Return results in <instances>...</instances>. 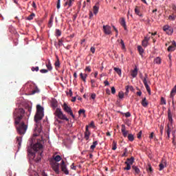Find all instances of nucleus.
Returning a JSON list of instances; mask_svg holds the SVG:
<instances>
[{
    "label": "nucleus",
    "instance_id": "ddd939ff",
    "mask_svg": "<svg viewBox=\"0 0 176 176\" xmlns=\"http://www.w3.org/2000/svg\"><path fill=\"white\" fill-rule=\"evenodd\" d=\"M168 119L169 124H173V115L171 114V109H168Z\"/></svg>",
    "mask_w": 176,
    "mask_h": 176
},
{
    "label": "nucleus",
    "instance_id": "a878e982",
    "mask_svg": "<svg viewBox=\"0 0 176 176\" xmlns=\"http://www.w3.org/2000/svg\"><path fill=\"white\" fill-rule=\"evenodd\" d=\"M135 13L138 16H140V17H142V14H141V12L140 11V8H138V6H136L135 8Z\"/></svg>",
    "mask_w": 176,
    "mask_h": 176
},
{
    "label": "nucleus",
    "instance_id": "bf43d9fd",
    "mask_svg": "<svg viewBox=\"0 0 176 176\" xmlns=\"http://www.w3.org/2000/svg\"><path fill=\"white\" fill-rule=\"evenodd\" d=\"M90 50H91V53H93V54H94V53H96V47H91Z\"/></svg>",
    "mask_w": 176,
    "mask_h": 176
},
{
    "label": "nucleus",
    "instance_id": "4d7b16f0",
    "mask_svg": "<svg viewBox=\"0 0 176 176\" xmlns=\"http://www.w3.org/2000/svg\"><path fill=\"white\" fill-rule=\"evenodd\" d=\"M63 38L58 40V46H63V45H64L63 44Z\"/></svg>",
    "mask_w": 176,
    "mask_h": 176
},
{
    "label": "nucleus",
    "instance_id": "0eeeda50",
    "mask_svg": "<svg viewBox=\"0 0 176 176\" xmlns=\"http://www.w3.org/2000/svg\"><path fill=\"white\" fill-rule=\"evenodd\" d=\"M142 82L146 87V90L148 91V94H151V87L148 85V82H149V78H148V74H144V78L142 80Z\"/></svg>",
    "mask_w": 176,
    "mask_h": 176
},
{
    "label": "nucleus",
    "instance_id": "680f3d73",
    "mask_svg": "<svg viewBox=\"0 0 176 176\" xmlns=\"http://www.w3.org/2000/svg\"><path fill=\"white\" fill-rule=\"evenodd\" d=\"M32 8H34V9H36V4L35 3V2H32Z\"/></svg>",
    "mask_w": 176,
    "mask_h": 176
},
{
    "label": "nucleus",
    "instance_id": "774afa93",
    "mask_svg": "<svg viewBox=\"0 0 176 176\" xmlns=\"http://www.w3.org/2000/svg\"><path fill=\"white\" fill-rule=\"evenodd\" d=\"M93 17V12H89V19H91Z\"/></svg>",
    "mask_w": 176,
    "mask_h": 176
},
{
    "label": "nucleus",
    "instance_id": "f257e3e1",
    "mask_svg": "<svg viewBox=\"0 0 176 176\" xmlns=\"http://www.w3.org/2000/svg\"><path fill=\"white\" fill-rule=\"evenodd\" d=\"M24 113H25V111L21 108L16 109L13 113L14 123L16 126L19 124V126H16L17 133L21 135L25 134L28 129V126L24 122L20 123V122H21V119H23V117L24 116Z\"/></svg>",
    "mask_w": 176,
    "mask_h": 176
},
{
    "label": "nucleus",
    "instance_id": "79ce46f5",
    "mask_svg": "<svg viewBox=\"0 0 176 176\" xmlns=\"http://www.w3.org/2000/svg\"><path fill=\"white\" fill-rule=\"evenodd\" d=\"M120 45L122 50H124L126 49V46L124 45V42L123 41V40L120 41Z\"/></svg>",
    "mask_w": 176,
    "mask_h": 176
},
{
    "label": "nucleus",
    "instance_id": "603ef678",
    "mask_svg": "<svg viewBox=\"0 0 176 176\" xmlns=\"http://www.w3.org/2000/svg\"><path fill=\"white\" fill-rule=\"evenodd\" d=\"M141 137H142V131H139V133H138V138L139 140H141Z\"/></svg>",
    "mask_w": 176,
    "mask_h": 176
},
{
    "label": "nucleus",
    "instance_id": "58836bf2",
    "mask_svg": "<svg viewBox=\"0 0 176 176\" xmlns=\"http://www.w3.org/2000/svg\"><path fill=\"white\" fill-rule=\"evenodd\" d=\"M91 87H97V85H96V80L91 79Z\"/></svg>",
    "mask_w": 176,
    "mask_h": 176
},
{
    "label": "nucleus",
    "instance_id": "dca6fc26",
    "mask_svg": "<svg viewBox=\"0 0 176 176\" xmlns=\"http://www.w3.org/2000/svg\"><path fill=\"white\" fill-rule=\"evenodd\" d=\"M141 104L144 108L148 107V105H149V102L146 100V98H143Z\"/></svg>",
    "mask_w": 176,
    "mask_h": 176
},
{
    "label": "nucleus",
    "instance_id": "a211bd4d",
    "mask_svg": "<svg viewBox=\"0 0 176 176\" xmlns=\"http://www.w3.org/2000/svg\"><path fill=\"white\" fill-rule=\"evenodd\" d=\"M45 67H47V71H52L53 69V66H52V63H50V60L45 63Z\"/></svg>",
    "mask_w": 176,
    "mask_h": 176
},
{
    "label": "nucleus",
    "instance_id": "f3484780",
    "mask_svg": "<svg viewBox=\"0 0 176 176\" xmlns=\"http://www.w3.org/2000/svg\"><path fill=\"white\" fill-rule=\"evenodd\" d=\"M131 75L133 78H137V75H138V69L137 67H135V69L131 72Z\"/></svg>",
    "mask_w": 176,
    "mask_h": 176
},
{
    "label": "nucleus",
    "instance_id": "bb28decb",
    "mask_svg": "<svg viewBox=\"0 0 176 176\" xmlns=\"http://www.w3.org/2000/svg\"><path fill=\"white\" fill-rule=\"evenodd\" d=\"M98 3H96V6H94V14H97L98 13V10L100 9V7H98Z\"/></svg>",
    "mask_w": 176,
    "mask_h": 176
},
{
    "label": "nucleus",
    "instance_id": "2f4dec72",
    "mask_svg": "<svg viewBox=\"0 0 176 176\" xmlns=\"http://www.w3.org/2000/svg\"><path fill=\"white\" fill-rule=\"evenodd\" d=\"M114 71L119 75V76H121L122 75V69L118 67H114Z\"/></svg>",
    "mask_w": 176,
    "mask_h": 176
},
{
    "label": "nucleus",
    "instance_id": "72a5a7b5",
    "mask_svg": "<svg viewBox=\"0 0 176 176\" xmlns=\"http://www.w3.org/2000/svg\"><path fill=\"white\" fill-rule=\"evenodd\" d=\"M91 133L90 132H85V138L86 140V141H88V140L90 138V135Z\"/></svg>",
    "mask_w": 176,
    "mask_h": 176
},
{
    "label": "nucleus",
    "instance_id": "13d9d810",
    "mask_svg": "<svg viewBox=\"0 0 176 176\" xmlns=\"http://www.w3.org/2000/svg\"><path fill=\"white\" fill-rule=\"evenodd\" d=\"M116 93V89H115V87H111V94H115Z\"/></svg>",
    "mask_w": 176,
    "mask_h": 176
},
{
    "label": "nucleus",
    "instance_id": "864d4df0",
    "mask_svg": "<svg viewBox=\"0 0 176 176\" xmlns=\"http://www.w3.org/2000/svg\"><path fill=\"white\" fill-rule=\"evenodd\" d=\"M55 67L60 68V60L58 59L55 62Z\"/></svg>",
    "mask_w": 176,
    "mask_h": 176
},
{
    "label": "nucleus",
    "instance_id": "393cba45",
    "mask_svg": "<svg viewBox=\"0 0 176 176\" xmlns=\"http://www.w3.org/2000/svg\"><path fill=\"white\" fill-rule=\"evenodd\" d=\"M61 156L60 155H54L53 156V160L54 162H55L56 163H57V162H60L61 160Z\"/></svg>",
    "mask_w": 176,
    "mask_h": 176
},
{
    "label": "nucleus",
    "instance_id": "69168bd1",
    "mask_svg": "<svg viewBox=\"0 0 176 176\" xmlns=\"http://www.w3.org/2000/svg\"><path fill=\"white\" fill-rule=\"evenodd\" d=\"M154 134H155V133H154L153 132H152V133L150 134V135H149L150 140H152V138H153Z\"/></svg>",
    "mask_w": 176,
    "mask_h": 176
},
{
    "label": "nucleus",
    "instance_id": "20e7f679",
    "mask_svg": "<svg viewBox=\"0 0 176 176\" xmlns=\"http://www.w3.org/2000/svg\"><path fill=\"white\" fill-rule=\"evenodd\" d=\"M54 115L58 118V119H61V120H66L68 122L69 119L65 116V115L61 111V109L57 108L54 112Z\"/></svg>",
    "mask_w": 176,
    "mask_h": 176
},
{
    "label": "nucleus",
    "instance_id": "de8ad7c7",
    "mask_svg": "<svg viewBox=\"0 0 176 176\" xmlns=\"http://www.w3.org/2000/svg\"><path fill=\"white\" fill-rule=\"evenodd\" d=\"M168 19H169V20H172L173 21H174V20H175V19H176V15H170L168 16Z\"/></svg>",
    "mask_w": 176,
    "mask_h": 176
},
{
    "label": "nucleus",
    "instance_id": "aec40b11",
    "mask_svg": "<svg viewBox=\"0 0 176 176\" xmlns=\"http://www.w3.org/2000/svg\"><path fill=\"white\" fill-rule=\"evenodd\" d=\"M124 163L125 164H131L132 166L133 163H134V157H131V158H127L126 162Z\"/></svg>",
    "mask_w": 176,
    "mask_h": 176
},
{
    "label": "nucleus",
    "instance_id": "f8f14e48",
    "mask_svg": "<svg viewBox=\"0 0 176 176\" xmlns=\"http://www.w3.org/2000/svg\"><path fill=\"white\" fill-rule=\"evenodd\" d=\"M175 47H176V43L175 41H172V45H170L168 47V52H174V50H175Z\"/></svg>",
    "mask_w": 176,
    "mask_h": 176
},
{
    "label": "nucleus",
    "instance_id": "052dcab7",
    "mask_svg": "<svg viewBox=\"0 0 176 176\" xmlns=\"http://www.w3.org/2000/svg\"><path fill=\"white\" fill-rule=\"evenodd\" d=\"M125 116L126 118H130V116H131V113H130V112H126L125 113Z\"/></svg>",
    "mask_w": 176,
    "mask_h": 176
},
{
    "label": "nucleus",
    "instance_id": "8fccbe9b",
    "mask_svg": "<svg viewBox=\"0 0 176 176\" xmlns=\"http://www.w3.org/2000/svg\"><path fill=\"white\" fill-rule=\"evenodd\" d=\"M60 3H61V0H58V1H57V4H56V8H57V9H60Z\"/></svg>",
    "mask_w": 176,
    "mask_h": 176
},
{
    "label": "nucleus",
    "instance_id": "473e14b6",
    "mask_svg": "<svg viewBox=\"0 0 176 176\" xmlns=\"http://www.w3.org/2000/svg\"><path fill=\"white\" fill-rule=\"evenodd\" d=\"M154 63L155 64H162V58L160 57H157L155 59H154Z\"/></svg>",
    "mask_w": 176,
    "mask_h": 176
},
{
    "label": "nucleus",
    "instance_id": "09e8293b",
    "mask_svg": "<svg viewBox=\"0 0 176 176\" xmlns=\"http://www.w3.org/2000/svg\"><path fill=\"white\" fill-rule=\"evenodd\" d=\"M40 72L41 74H47L49 72V70L46 69H42L40 70Z\"/></svg>",
    "mask_w": 176,
    "mask_h": 176
},
{
    "label": "nucleus",
    "instance_id": "a18cd8bd",
    "mask_svg": "<svg viewBox=\"0 0 176 176\" xmlns=\"http://www.w3.org/2000/svg\"><path fill=\"white\" fill-rule=\"evenodd\" d=\"M56 36H61V31L58 29L56 30Z\"/></svg>",
    "mask_w": 176,
    "mask_h": 176
},
{
    "label": "nucleus",
    "instance_id": "5701e85b",
    "mask_svg": "<svg viewBox=\"0 0 176 176\" xmlns=\"http://www.w3.org/2000/svg\"><path fill=\"white\" fill-rule=\"evenodd\" d=\"M80 78L82 79V80H83V82L85 83H86V79L87 78V74H83V73H80Z\"/></svg>",
    "mask_w": 176,
    "mask_h": 176
},
{
    "label": "nucleus",
    "instance_id": "2eb2a0df",
    "mask_svg": "<svg viewBox=\"0 0 176 176\" xmlns=\"http://www.w3.org/2000/svg\"><path fill=\"white\" fill-rule=\"evenodd\" d=\"M167 166V163L166 162V160L162 159V162L160 164L159 167H160V171H162L164 167Z\"/></svg>",
    "mask_w": 176,
    "mask_h": 176
},
{
    "label": "nucleus",
    "instance_id": "338daca9",
    "mask_svg": "<svg viewBox=\"0 0 176 176\" xmlns=\"http://www.w3.org/2000/svg\"><path fill=\"white\" fill-rule=\"evenodd\" d=\"M143 41H144L146 42H149V37H148V36L144 37V39Z\"/></svg>",
    "mask_w": 176,
    "mask_h": 176
},
{
    "label": "nucleus",
    "instance_id": "9b49d317",
    "mask_svg": "<svg viewBox=\"0 0 176 176\" xmlns=\"http://www.w3.org/2000/svg\"><path fill=\"white\" fill-rule=\"evenodd\" d=\"M173 124L168 123L167 126L166 128V133L168 135V138H170V134L171 133V131L173 130Z\"/></svg>",
    "mask_w": 176,
    "mask_h": 176
},
{
    "label": "nucleus",
    "instance_id": "1a4fd4ad",
    "mask_svg": "<svg viewBox=\"0 0 176 176\" xmlns=\"http://www.w3.org/2000/svg\"><path fill=\"white\" fill-rule=\"evenodd\" d=\"M103 32L106 35H111L112 34V28L108 25H103Z\"/></svg>",
    "mask_w": 176,
    "mask_h": 176
},
{
    "label": "nucleus",
    "instance_id": "423d86ee",
    "mask_svg": "<svg viewBox=\"0 0 176 176\" xmlns=\"http://www.w3.org/2000/svg\"><path fill=\"white\" fill-rule=\"evenodd\" d=\"M50 164L54 171H55L56 174H60V164L54 162V160H51Z\"/></svg>",
    "mask_w": 176,
    "mask_h": 176
},
{
    "label": "nucleus",
    "instance_id": "0e129e2a",
    "mask_svg": "<svg viewBox=\"0 0 176 176\" xmlns=\"http://www.w3.org/2000/svg\"><path fill=\"white\" fill-rule=\"evenodd\" d=\"M104 86H109V82L108 80L104 81Z\"/></svg>",
    "mask_w": 176,
    "mask_h": 176
},
{
    "label": "nucleus",
    "instance_id": "c85d7f7f",
    "mask_svg": "<svg viewBox=\"0 0 176 176\" xmlns=\"http://www.w3.org/2000/svg\"><path fill=\"white\" fill-rule=\"evenodd\" d=\"M138 50L140 56H142V54H144V48H142V47H141L140 45L138 46Z\"/></svg>",
    "mask_w": 176,
    "mask_h": 176
},
{
    "label": "nucleus",
    "instance_id": "4c0bfd02",
    "mask_svg": "<svg viewBox=\"0 0 176 176\" xmlns=\"http://www.w3.org/2000/svg\"><path fill=\"white\" fill-rule=\"evenodd\" d=\"M118 97L119 98H120L121 100L123 99L124 98V93H123V91H120L118 93Z\"/></svg>",
    "mask_w": 176,
    "mask_h": 176
},
{
    "label": "nucleus",
    "instance_id": "39448f33",
    "mask_svg": "<svg viewBox=\"0 0 176 176\" xmlns=\"http://www.w3.org/2000/svg\"><path fill=\"white\" fill-rule=\"evenodd\" d=\"M63 111L68 113V115H70L73 119H75V115H74V113L72 112V109H71V107L68 106L67 103H64L63 105L62 106Z\"/></svg>",
    "mask_w": 176,
    "mask_h": 176
},
{
    "label": "nucleus",
    "instance_id": "5fc2aeb1",
    "mask_svg": "<svg viewBox=\"0 0 176 176\" xmlns=\"http://www.w3.org/2000/svg\"><path fill=\"white\" fill-rule=\"evenodd\" d=\"M32 71H36V72H38L39 71V67H32Z\"/></svg>",
    "mask_w": 176,
    "mask_h": 176
},
{
    "label": "nucleus",
    "instance_id": "4be33fe9",
    "mask_svg": "<svg viewBox=\"0 0 176 176\" xmlns=\"http://www.w3.org/2000/svg\"><path fill=\"white\" fill-rule=\"evenodd\" d=\"M120 25L124 28V30H127V26L126 25V19H124V18L121 19Z\"/></svg>",
    "mask_w": 176,
    "mask_h": 176
},
{
    "label": "nucleus",
    "instance_id": "c756f323",
    "mask_svg": "<svg viewBox=\"0 0 176 176\" xmlns=\"http://www.w3.org/2000/svg\"><path fill=\"white\" fill-rule=\"evenodd\" d=\"M16 143L18 144L19 149H20V146H21V137L16 138Z\"/></svg>",
    "mask_w": 176,
    "mask_h": 176
},
{
    "label": "nucleus",
    "instance_id": "c9c22d12",
    "mask_svg": "<svg viewBox=\"0 0 176 176\" xmlns=\"http://www.w3.org/2000/svg\"><path fill=\"white\" fill-rule=\"evenodd\" d=\"M34 16H35V14L32 13L30 15H29L27 17V20H29V21L33 20Z\"/></svg>",
    "mask_w": 176,
    "mask_h": 176
},
{
    "label": "nucleus",
    "instance_id": "7c9ffc66",
    "mask_svg": "<svg viewBox=\"0 0 176 176\" xmlns=\"http://www.w3.org/2000/svg\"><path fill=\"white\" fill-rule=\"evenodd\" d=\"M97 145H98V142L95 141L93 142V144L90 146L91 149L92 151H94V149H96V146H97Z\"/></svg>",
    "mask_w": 176,
    "mask_h": 176
},
{
    "label": "nucleus",
    "instance_id": "3c124183",
    "mask_svg": "<svg viewBox=\"0 0 176 176\" xmlns=\"http://www.w3.org/2000/svg\"><path fill=\"white\" fill-rule=\"evenodd\" d=\"M85 71L86 72H91V68L90 67V66H87V67L85 68Z\"/></svg>",
    "mask_w": 176,
    "mask_h": 176
},
{
    "label": "nucleus",
    "instance_id": "412c9836",
    "mask_svg": "<svg viewBox=\"0 0 176 176\" xmlns=\"http://www.w3.org/2000/svg\"><path fill=\"white\" fill-rule=\"evenodd\" d=\"M121 131H122L124 137H127V134H128L129 131H126V126L124 125H122Z\"/></svg>",
    "mask_w": 176,
    "mask_h": 176
},
{
    "label": "nucleus",
    "instance_id": "b1692460",
    "mask_svg": "<svg viewBox=\"0 0 176 176\" xmlns=\"http://www.w3.org/2000/svg\"><path fill=\"white\" fill-rule=\"evenodd\" d=\"M129 90L131 91H133V90H134V87H133V86H131V85H128V86H126V92H125V94H129Z\"/></svg>",
    "mask_w": 176,
    "mask_h": 176
},
{
    "label": "nucleus",
    "instance_id": "f704fd0d",
    "mask_svg": "<svg viewBox=\"0 0 176 176\" xmlns=\"http://www.w3.org/2000/svg\"><path fill=\"white\" fill-rule=\"evenodd\" d=\"M128 140L131 141V142H133L134 141V135L133 134H129L128 135Z\"/></svg>",
    "mask_w": 176,
    "mask_h": 176
},
{
    "label": "nucleus",
    "instance_id": "ea45409f",
    "mask_svg": "<svg viewBox=\"0 0 176 176\" xmlns=\"http://www.w3.org/2000/svg\"><path fill=\"white\" fill-rule=\"evenodd\" d=\"M126 164V167L124 168V170L129 171V170H131V165L129 164Z\"/></svg>",
    "mask_w": 176,
    "mask_h": 176
},
{
    "label": "nucleus",
    "instance_id": "6e6552de",
    "mask_svg": "<svg viewBox=\"0 0 176 176\" xmlns=\"http://www.w3.org/2000/svg\"><path fill=\"white\" fill-rule=\"evenodd\" d=\"M163 31L167 34V35H173V33L174 32V29L173 28L165 25L163 27Z\"/></svg>",
    "mask_w": 176,
    "mask_h": 176
},
{
    "label": "nucleus",
    "instance_id": "f03ea898",
    "mask_svg": "<svg viewBox=\"0 0 176 176\" xmlns=\"http://www.w3.org/2000/svg\"><path fill=\"white\" fill-rule=\"evenodd\" d=\"M28 153L32 157L36 163H39L42 160V153H43V145L42 143L37 142L33 146L28 148Z\"/></svg>",
    "mask_w": 176,
    "mask_h": 176
},
{
    "label": "nucleus",
    "instance_id": "e433bc0d",
    "mask_svg": "<svg viewBox=\"0 0 176 176\" xmlns=\"http://www.w3.org/2000/svg\"><path fill=\"white\" fill-rule=\"evenodd\" d=\"M147 171H148V173H150L151 174H152V173H153V169L152 168V166H151V164L148 165Z\"/></svg>",
    "mask_w": 176,
    "mask_h": 176
},
{
    "label": "nucleus",
    "instance_id": "c03bdc74",
    "mask_svg": "<svg viewBox=\"0 0 176 176\" xmlns=\"http://www.w3.org/2000/svg\"><path fill=\"white\" fill-rule=\"evenodd\" d=\"M116 145H117L116 142L113 141V147H112L113 151H116V149L118 148V146H116Z\"/></svg>",
    "mask_w": 176,
    "mask_h": 176
},
{
    "label": "nucleus",
    "instance_id": "37998d69",
    "mask_svg": "<svg viewBox=\"0 0 176 176\" xmlns=\"http://www.w3.org/2000/svg\"><path fill=\"white\" fill-rule=\"evenodd\" d=\"M52 24H53V16H51L49 21L48 27L50 28L52 27Z\"/></svg>",
    "mask_w": 176,
    "mask_h": 176
},
{
    "label": "nucleus",
    "instance_id": "4468645a",
    "mask_svg": "<svg viewBox=\"0 0 176 176\" xmlns=\"http://www.w3.org/2000/svg\"><path fill=\"white\" fill-rule=\"evenodd\" d=\"M176 94V85L170 91V98H172V102L174 104V96Z\"/></svg>",
    "mask_w": 176,
    "mask_h": 176
},
{
    "label": "nucleus",
    "instance_id": "6e6d98bb",
    "mask_svg": "<svg viewBox=\"0 0 176 176\" xmlns=\"http://www.w3.org/2000/svg\"><path fill=\"white\" fill-rule=\"evenodd\" d=\"M78 113H79L80 115H82V113H86V110H85V109H80V110L78 111Z\"/></svg>",
    "mask_w": 176,
    "mask_h": 176
},
{
    "label": "nucleus",
    "instance_id": "cd10ccee",
    "mask_svg": "<svg viewBox=\"0 0 176 176\" xmlns=\"http://www.w3.org/2000/svg\"><path fill=\"white\" fill-rule=\"evenodd\" d=\"M132 170H133L135 171V175L140 174V168L135 166H132Z\"/></svg>",
    "mask_w": 176,
    "mask_h": 176
},
{
    "label": "nucleus",
    "instance_id": "7ed1b4c3",
    "mask_svg": "<svg viewBox=\"0 0 176 176\" xmlns=\"http://www.w3.org/2000/svg\"><path fill=\"white\" fill-rule=\"evenodd\" d=\"M43 116H45V114L43 113V107H42V106L40 104H37L36 113L34 116V122L38 123L39 120H42V119H43Z\"/></svg>",
    "mask_w": 176,
    "mask_h": 176
},
{
    "label": "nucleus",
    "instance_id": "e2e57ef3",
    "mask_svg": "<svg viewBox=\"0 0 176 176\" xmlns=\"http://www.w3.org/2000/svg\"><path fill=\"white\" fill-rule=\"evenodd\" d=\"M91 98H92V100H96V94H92L91 96Z\"/></svg>",
    "mask_w": 176,
    "mask_h": 176
},
{
    "label": "nucleus",
    "instance_id": "49530a36",
    "mask_svg": "<svg viewBox=\"0 0 176 176\" xmlns=\"http://www.w3.org/2000/svg\"><path fill=\"white\" fill-rule=\"evenodd\" d=\"M148 41H144V40L142 41V46H143L144 47H146V46H148Z\"/></svg>",
    "mask_w": 176,
    "mask_h": 176
},
{
    "label": "nucleus",
    "instance_id": "6ab92c4d",
    "mask_svg": "<svg viewBox=\"0 0 176 176\" xmlns=\"http://www.w3.org/2000/svg\"><path fill=\"white\" fill-rule=\"evenodd\" d=\"M74 1H75L74 0H67L64 3V6H68V8H71V6H72V3H74Z\"/></svg>",
    "mask_w": 176,
    "mask_h": 176
},
{
    "label": "nucleus",
    "instance_id": "a19ab883",
    "mask_svg": "<svg viewBox=\"0 0 176 176\" xmlns=\"http://www.w3.org/2000/svg\"><path fill=\"white\" fill-rule=\"evenodd\" d=\"M167 104V102L166 101V99L162 97L161 98V105H166Z\"/></svg>",
    "mask_w": 176,
    "mask_h": 176
},
{
    "label": "nucleus",
    "instance_id": "9d476101",
    "mask_svg": "<svg viewBox=\"0 0 176 176\" xmlns=\"http://www.w3.org/2000/svg\"><path fill=\"white\" fill-rule=\"evenodd\" d=\"M61 170L66 175H68L69 174V171H68V169H67V166L65 165V162L64 160H62L61 164H60Z\"/></svg>",
    "mask_w": 176,
    "mask_h": 176
}]
</instances>
